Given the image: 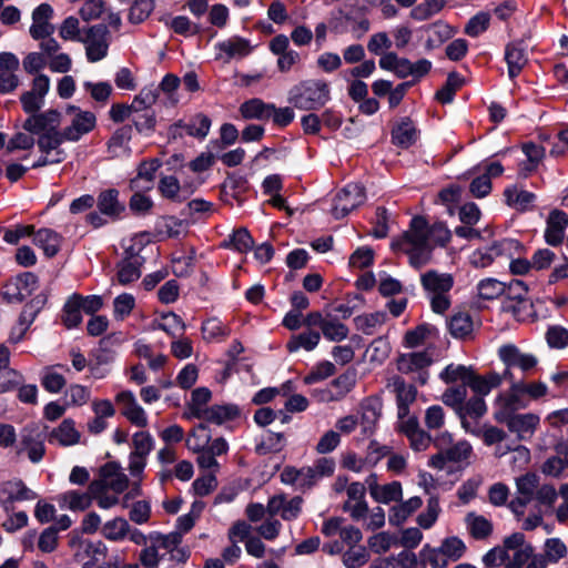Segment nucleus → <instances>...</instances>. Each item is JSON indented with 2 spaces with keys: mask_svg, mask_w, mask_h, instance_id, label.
Masks as SVG:
<instances>
[{
  "mask_svg": "<svg viewBox=\"0 0 568 568\" xmlns=\"http://www.w3.org/2000/svg\"><path fill=\"white\" fill-rule=\"evenodd\" d=\"M38 288V277L24 272L10 278L2 288V296L8 303H21Z\"/></svg>",
  "mask_w": 568,
  "mask_h": 568,
  "instance_id": "1a4fd4ad",
  "label": "nucleus"
},
{
  "mask_svg": "<svg viewBox=\"0 0 568 568\" xmlns=\"http://www.w3.org/2000/svg\"><path fill=\"white\" fill-rule=\"evenodd\" d=\"M358 418L364 437L373 434L376 423L382 415V403L377 397H367L359 405Z\"/></svg>",
  "mask_w": 568,
  "mask_h": 568,
  "instance_id": "393cba45",
  "label": "nucleus"
},
{
  "mask_svg": "<svg viewBox=\"0 0 568 568\" xmlns=\"http://www.w3.org/2000/svg\"><path fill=\"white\" fill-rule=\"evenodd\" d=\"M178 125L183 128L187 135L204 139L210 132L211 120L209 116L199 113L194 115L189 122H180Z\"/></svg>",
  "mask_w": 568,
  "mask_h": 568,
  "instance_id": "5fc2aeb1",
  "label": "nucleus"
},
{
  "mask_svg": "<svg viewBox=\"0 0 568 568\" xmlns=\"http://www.w3.org/2000/svg\"><path fill=\"white\" fill-rule=\"evenodd\" d=\"M394 392L396 393L397 416L405 418L409 414L410 405L416 400L417 389L413 384H407L402 377H394Z\"/></svg>",
  "mask_w": 568,
  "mask_h": 568,
  "instance_id": "c85d7f7f",
  "label": "nucleus"
},
{
  "mask_svg": "<svg viewBox=\"0 0 568 568\" xmlns=\"http://www.w3.org/2000/svg\"><path fill=\"white\" fill-rule=\"evenodd\" d=\"M65 113L71 116L70 124L63 129L67 141H79L97 125V116L91 111L70 104L67 106Z\"/></svg>",
  "mask_w": 568,
  "mask_h": 568,
  "instance_id": "6e6552de",
  "label": "nucleus"
},
{
  "mask_svg": "<svg viewBox=\"0 0 568 568\" xmlns=\"http://www.w3.org/2000/svg\"><path fill=\"white\" fill-rule=\"evenodd\" d=\"M320 341V332L307 329L300 334L293 335L287 342L286 348L290 353H295L301 348L311 352L318 345Z\"/></svg>",
  "mask_w": 568,
  "mask_h": 568,
  "instance_id": "58836bf2",
  "label": "nucleus"
},
{
  "mask_svg": "<svg viewBox=\"0 0 568 568\" xmlns=\"http://www.w3.org/2000/svg\"><path fill=\"white\" fill-rule=\"evenodd\" d=\"M79 301L80 294H73L63 306L61 320L69 329L77 327L82 322V307Z\"/></svg>",
  "mask_w": 568,
  "mask_h": 568,
  "instance_id": "37998d69",
  "label": "nucleus"
},
{
  "mask_svg": "<svg viewBox=\"0 0 568 568\" xmlns=\"http://www.w3.org/2000/svg\"><path fill=\"white\" fill-rule=\"evenodd\" d=\"M151 242V234L149 232H140L131 236L130 239L123 240L122 247L124 250L125 258L130 260H143L140 255L143 248Z\"/></svg>",
  "mask_w": 568,
  "mask_h": 568,
  "instance_id": "79ce46f5",
  "label": "nucleus"
},
{
  "mask_svg": "<svg viewBox=\"0 0 568 568\" xmlns=\"http://www.w3.org/2000/svg\"><path fill=\"white\" fill-rule=\"evenodd\" d=\"M84 44L85 55L89 62H98L108 55L110 47V32L105 24L98 23L83 30L80 41Z\"/></svg>",
  "mask_w": 568,
  "mask_h": 568,
  "instance_id": "0eeeda50",
  "label": "nucleus"
},
{
  "mask_svg": "<svg viewBox=\"0 0 568 568\" xmlns=\"http://www.w3.org/2000/svg\"><path fill=\"white\" fill-rule=\"evenodd\" d=\"M154 327L165 332L172 337L183 335L185 331V323L183 320L173 312L162 313L154 321Z\"/></svg>",
  "mask_w": 568,
  "mask_h": 568,
  "instance_id": "4c0bfd02",
  "label": "nucleus"
},
{
  "mask_svg": "<svg viewBox=\"0 0 568 568\" xmlns=\"http://www.w3.org/2000/svg\"><path fill=\"white\" fill-rule=\"evenodd\" d=\"M448 327L454 337L465 338L473 333L474 322L467 312H457L450 317Z\"/></svg>",
  "mask_w": 568,
  "mask_h": 568,
  "instance_id": "a18cd8bd",
  "label": "nucleus"
},
{
  "mask_svg": "<svg viewBox=\"0 0 568 568\" xmlns=\"http://www.w3.org/2000/svg\"><path fill=\"white\" fill-rule=\"evenodd\" d=\"M504 195L506 203L518 211L528 210L536 199L534 193L518 189L517 186L507 187Z\"/></svg>",
  "mask_w": 568,
  "mask_h": 568,
  "instance_id": "ea45409f",
  "label": "nucleus"
},
{
  "mask_svg": "<svg viewBox=\"0 0 568 568\" xmlns=\"http://www.w3.org/2000/svg\"><path fill=\"white\" fill-rule=\"evenodd\" d=\"M53 18V8L49 3H41L32 12V24L30 36L34 40L44 39L54 33V26L51 23Z\"/></svg>",
  "mask_w": 568,
  "mask_h": 568,
  "instance_id": "412c9836",
  "label": "nucleus"
},
{
  "mask_svg": "<svg viewBox=\"0 0 568 568\" xmlns=\"http://www.w3.org/2000/svg\"><path fill=\"white\" fill-rule=\"evenodd\" d=\"M466 524L470 535L475 539H484L493 531L491 523L481 515L470 513L466 516Z\"/></svg>",
  "mask_w": 568,
  "mask_h": 568,
  "instance_id": "6e6d98bb",
  "label": "nucleus"
},
{
  "mask_svg": "<svg viewBox=\"0 0 568 568\" xmlns=\"http://www.w3.org/2000/svg\"><path fill=\"white\" fill-rule=\"evenodd\" d=\"M420 282L430 301L433 312L444 314L452 304L449 292L454 286V277L447 273L428 271L422 274Z\"/></svg>",
  "mask_w": 568,
  "mask_h": 568,
  "instance_id": "20e7f679",
  "label": "nucleus"
},
{
  "mask_svg": "<svg viewBox=\"0 0 568 568\" xmlns=\"http://www.w3.org/2000/svg\"><path fill=\"white\" fill-rule=\"evenodd\" d=\"M364 187L358 183H348L335 199L332 213L336 219L345 217L351 211L365 202Z\"/></svg>",
  "mask_w": 568,
  "mask_h": 568,
  "instance_id": "9b49d317",
  "label": "nucleus"
},
{
  "mask_svg": "<svg viewBox=\"0 0 568 568\" xmlns=\"http://www.w3.org/2000/svg\"><path fill=\"white\" fill-rule=\"evenodd\" d=\"M270 111H272V104L257 98L245 101L240 106V112L244 119L268 120Z\"/></svg>",
  "mask_w": 568,
  "mask_h": 568,
  "instance_id": "c03bdc74",
  "label": "nucleus"
},
{
  "mask_svg": "<svg viewBox=\"0 0 568 568\" xmlns=\"http://www.w3.org/2000/svg\"><path fill=\"white\" fill-rule=\"evenodd\" d=\"M159 192L165 199L181 202L184 196L181 195V185L179 180L173 175H164L159 181Z\"/></svg>",
  "mask_w": 568,
  "mask_h": 568,
  "instance_id": "bf43d9fd",
  "label": "nucleus"
},
{
  "mask_svg": "<svg viewBox=\"0 0 568 568\" xmlns=\"http://www.w3.org/2000/svg\"><path fill=\"white\" fill-rule=\"evenodd\" d=\"M201 331L206 342H220L230 334L229 327L216 317L204 321Z\"/></svg>",
  "mask_w": 568,
  "mask_h": 568,
  "instance_id": "3c124183",
  "label": "nucleus"
},
{
  "mask_svg": "<svg viewBox=\"0 0 568 568\" xmlns=\"http://www.w3.org/2000/svg\"><path fill=\"white\" fill-rule=\"evenodd\" d=\"M331 100L329 83L323 79L303 80L288 92V102L296 109L316 111Z\"/></svg>",
  "mask_w": 568,
  "mask_h": 568,
  "instance_id": "7ed1b4c3",
  "label": "nucleus"
},
{
  "mask_svg": "<svg viewBox=\"0 0 568 568\" xmlns=\"http://www.w3.org/2000/svg\"><path fill=\"white\" fill-rule=\"evenodd\" d=\"M37 495L22 480H9L0 486V505L6 511L13 508L16 501L33 500Z\"/></svg>",
  "mask_w": 568,
  "mask_h": 568,
  "instance_id": "6ab92c4d",
  "label": "nucleus"
},
{
  "mask_svg": "<svg viewBox=\"0 0 568 568\" xmlns=\"http://www.w3.org/2000/svg\"><path fill=\"white\" fill-rule=\"evenodd\" d=\"M471 372V367H467L465 365L449 364L439 374V377L446 384L460 382V385L467 386L468 378L470 377Z\"/></svg>",
  "mask_w": 568,
  "mask_h": 568,
  "instance_id": "13d9d810",
  "label": "nucleus"
},
{
  "mask_svg": "<svg viewBox=\"0 0 568 568\" xmlns=\"http://www.w3.org/2000/svg\"><path fill=\"white\" fill-rule=\"evenodd\" d=\"M143 260L123 258L118 265V281L122 285L130 284L141 276Z\"/></svg>",
  "mask_w": 568,
  "mask_h": 568,
  "instance_id": "de8ad7c7",
  "label": "nucleus"
},
{
  "mask_svg": "<svg viewBox=\"0 0 568 568\" xmlns=\"http://www.w3.org/2000/svg\"><path fill=\"white\" fill-rule=\"evenodd\" d=\"M510 248V241L503 240L491 243L488 246L475 250L469 255V263L476 268L490 266L495 260Z\"/></svg>",
  "mask_w": 568,
  "mask_h": 568,
  "instance_id": "5701e85b",
  "label": "nucleus"
},
{
  "mask_svg": "<svg viewBox=\"0 0 568 568\" xmlns=\"http://www.w3.org/2000/svg\"><path fill=\"white\" fill-rule=\"evenodd\" d=\"M568 226V214L561 210L554 209L546 220L544 232L545 242L550 246H559L565 239Z\"/></svg>",
  "mask_w": 568,
  "mask_h": 568,
  "instance_id": "aec40b11",
  "label": "nucleus"
},
{
  "mask_svg": "<svg viewBox=\"0 0 568 568\" xmlns=\"http://www.w3.org/2000/svg\"><path fill=\"white\" fill-rule=\"evenodd\" d=\"M281 480L282 483L292 485L302 491L310 490L320 483V479L312 466H305L302 468L286 466L281 473Z\"/></svg>",
  "mask_w": 568,
  "mask_h": 568,
  "instance_id": "a211bd4d",
  "label": "nucleus"
},
{
  "mask_svg": "<svg viewBox=\"0 0 568 568\" xmlns=\"http://www.w3.org/2000/svg\"><path fill=\"white\" fill-rule=\"evenodd\" d=\"M505 61L508 67V75L515 79L527 64L528 57L521 42H511L506 45Z\"/></svg>",
  "mask_w": 568,
  "mask_h": 568,
  "instance_id": "473e14b6",
  "label": "nucleus"
},
{
  "mask_svg": "<svg viewBox=\"0 0 568 568\" xmlns=\"http://www.w3.org/2000/svg\"><path fill=\"white\" fill-rule=\"evenodd\" d=\"M211 396L212 393L206 387H199L192 392L189 409L193 417L199 419L202 418V416L210 408V406H207V403L210 402Z\"/></svg>",
  "mask_w": 568,
  "mask_h": 568,
  "instance_id": "603ef678",
  "label": "nucleus"
},
{
  "mask_svg": "<svg viewBox=\"0 0 568 568\" xmlns=\"http://www.w3.org/2000/svg\"><path fill=\"white\" fill-rule=\"evenodd\" d=\"M386 317H387V315L384 312H376V313L358 316L356 318V326L364 334L372 335L375 333V329L378 326H382L385 323Z\"/></svg>",
  "mask_w": 568,
  "mask_h": 568,
  "instance_id": "69168bd1",
  "label": "nucleus"
},
{
  "mask_svg": "<svg viewBox=\"0 0 568 568\" xmlns=\"http://www.w3.org/2000/svg\"><path fill=\"white\" fill-rule=\"evenodd\" d=\"M81 433L77 429L71 418L63 419L59 426L48 434V442L62 447L74 446L80 443Z\"/></svg>",
  "mask_w": 568,
  "mask_h": 568,
  "instance_id": "bb28decb",
  "label": "nucleus"
},
{
  "mask_svg": "<svg viewBox=\"0 0 568 568\" xmlns=\"http://www.w3.org/2000/svg\"><path fill=\"white\" fill-rule=\"evenodd\" d=\"M505 283L496 278H484L477 284L478 296L484 300H494L505 292Z\"/></svg>",
  "mask_w": 568,
  "mask_h": 568,
  "instance_id": "680f3d73",
  "label": "nucleus"
},
{
  "mask_svg": "<svg viewBox=\"0 0 568 568\" xmlns=\"http://www.w3.org/2000/svg\"><path fill=\"white\" fill-rule=\"evenodd\" d=\"M373 479L368 481L369 494L374 500L382 504H389L397 501L403 496L402 484L399 481H392L385 485H378L375 481V476H371Z\"/></svg>",
  "mask_w": 568,
  "mask_h": 568,
  "instance_id": "2f4dec72",
  "label": "nucleus"
},
{
  "mask_svg": "<svg viewBox=\"0 0 568 568\" xmlns=\"http://www.w3.org/2000/svg\"><path fill=\"white\" fill-rule=\"evenodd\" d=\"M63 141H67L64 138V131L51 130L47 133L39 134L38 139V148L40 152H49V151H58L62 150L60 145Z\"/></svg>",
  "mask_w": 568,
  "mask_h": 568,
  "instance_id": "052dcab7",
  "label": "nucleus"
},
{
  "mask_svg": "<svg viewBox=\"0 0 568 568\" xmlns=\"http://www.w3.org/2000/svg\"><path fill=\"white\" fill-rule=\"evenodd\" d=\"M487 412V406L483 397H471L459 407V416L462 426L467 433L479 436L480 427L476 425V420L483 417Z\"/></svg>",
  "mask_w": 568,
  "mask_h": 568,
  "instance_id": "f3484780",
  "label": "nucleus"
},
{
  "mask_svg": "<svg viewBox=\"0 0 568 568\" xmlns=\"http://www.w3.org/2000/svg\"><path fill=\"white\" fill-rule=\"evenodd\" d=\"M433 444L437 449L445 450V455L449 463H468L473 454V447L467 440L454 443L453 435L446 430L436 435Z\"/></svg>",
  "mask_w": 568,
  "mask_h": 568,
  "instance_id": "f8f14e48",
  "label": "nucleus"
},
{
  "mask_svg": "<svg viewBox=\"0 0 568 568\" xmlns=\"http://www.w3.org/2000/svg\"><path fill=\"white\" fill-rule=\"evenodd\" d=\"M322 333L331 342H341L348 336V327L337 320L327 318L323 324Z\"/></svg>",
  "mask_w": 568,
  "mask_h": 568,
  "instance_id": "338daca9",
  "label": "nucleus"
},
{
  "mask_svg": "<svg viewBox=\"0 0 568 568\" xmlns=\"http://www.w3.org/2000/svg\"><path fill=\"white\" fill-rule=\"evenodd\" d=\"M62 237L51 229H40L34 233L33 242L48 257L54 256L61 246Z\"/></svg>",
  "mask_w": 568,
  "mask_h": 568,
  "instance_id": "f704fd0d",
  "label": "nucleus"
},
{
  "mask_svg": "<svg viewBox=\"0 0 568 568\" xmlns=\"http://www.w3.org/2000/svg\"><path fill=\"white\" fill-rule=\"evenodd\" d=\"M523 390L517 388V383H513L510 389L500 394L496 399V409L494 417L497 422L505 420L507 417L526 407L523 399Z\"/></svg>",
  "mask_w": 568,
  "mask_h": 568,
  "instance_id": "dca6fc26",
  "label": "nucleus"
},
{
  "mask_svg": "<svg viewBox=\"0 0 568 568\" xmlns=\"http://www.w3.org/2000/svg\"><path fill=\"white\" fill-rule=\"evenodd\" d=\"M240 413V408L235 404L212 405L201 419L215 425H223L235 420Z\"/></svg>",
  "mask_w": 568,
  "mask_h": 568,
  "instance_id": "72a5a7b5",
  "label": "nucleus"
},
{
  "mask_svg": "<svg viewBox=\"0 0 568 568\" xmlns=\"http://www.w3.org/2000/svg\"><path fill=\"white\" fill-rule=\"evenodd\" d=\"M539 420V416L527 413L515 414L507 417L505 420H499L498 423L506 424L511 433H516L518 435L519 439H528L534 435Z\"/></svg>",
  "mask_w": 568,
  "mask_h": 568,
  "instance_id": "cd10ccee",
  "label": "nucleus"
},
{
  "mask_svg": "<svg viewBox=\"0 0 568 568\" xmlns=\"http://www.w3.org/2000/svg\"><path fill=\"white\" fill-rule=\"evenodd\" d=\"M450 239V231L444 223L429 225L423 216H414L409 227L392 241V248L408 256L412 266H424L436 246H444Z\"/></svg>",
  "mask_w": 568,
  "mask_h": 568,
  "instance_id": "f257e3e1",
  "label": "nucleus"
},
{
  "mask_svg": "<svg viewBox=\"0 0 568 568\" xmlns=\"http://www.w3.org/2000/svg\"><path fill=\"white\" fill-rule=\"evenodd\" d=\"M503 377L497 373H489L486 376H479L474 373L468 378L467 387L476 394V397H484L489 394L493 388L500 385Z\"/></svg>",
  "mask_w": 568,
  "mask_h": 568,
  "instance_id": "c9c22d12",
  "label": "nucleus"
},
{
  "mask_svg": "<svg viewBox=\"0 0 568 568\" xmlns=\"http://www.w3.org/2000/svg\"><path fill=\"white\" fill-rule=\"evenodd\" d=\"M253 244L254 241L250 232L246 229L241 227L233 231L229 240L223 242L222 246L235 250L240 253H245L252 248Z\"/></svg>",
  "mask_w": 568,
  "mask_h": 568,
  "instance_id": "4d7b16f0",
  "label": "nucleus"
},
{
  "mask_svg": "<svg viewBox=\"0 0 568 568\" xmlns=\"http://www.w3.org/2000/svg\"><path fill=\"white\" fill-rule=\"evenodd\" d=\"M439 548L446 559L453 561L462 558L466 551L465 542L455 536L445 538Z\"/></svg>",
  "mask_w": 568,
  "mask_h": 568,
  "instance_id": "e2e57ef3",
  "label": "nucleus"
},
{
  "mask_svg": "<svg viewBox=\"0 0 568 568\" xmlns=\"http://www.w3.org/2000/svg\"><path fill=\"white\" fill-rule=\"evenodd\" d=\"M101 484L93 481L87 491L71 489L57 496L60 508L71 511H83L92 504V498L99 491Z\"/></svg>",
  "mask_w": 568,
  "mask_h": 568,
  "instance_id": "4468645a",
  "label": "nucleus"
},
{
  "mask_svg": "<svg viewBox=\"0 0 568 568\" xmlns=\"http://www.w3.org/2000/svg\"><path fill=\"white\" fill-rule=\"evenodd\" d=\"M45 427L30 423L20 430L17 454H27L29 460L37 464L45 454Z\"/></svg>",
  "mask_w": 568,
  "mask_h": 568,
  "instance_id": "39448f33",
  "label": "nucleus"
},
{
  "mask_svg": "<svg viewBox=\"0 0 568 568\" xmlns=\"http://www.w3.org/2000/svg\"><path fill=\"white\" fill-rule=\"evenodd\" d=\"M104 481L116 494L123 493L129 485L128 476L113 466H108L104 469Z\"/></svg>",
  "mask_w": 568,
  "mask_h": 568,
  "instance_id": "0e129e2a",
  "label": "nucleus"
},
{
  "mask_svg": "<svg viewBox=\"0 0 568 568\" xmlns=\"http://www.w3.org/2000/svg\"><path fill=\"white\" fill-rule=\"evenodd\" d=\"M423 505V500L418 496H414L405 501L394 505L388 515L392 525H402L413 513Z\"/></svg>",
  "mask_w": 568,
  "mask_h": 568,
  "instance_id": "e433bc0d",
  "label": "nucleus"
},
{
  "mask_svg": "<svg viewBox=\"0 0 568 568\" xmlns=\"http://www.w3.org/2000/svg\"><path fill=\"white\" fill-rule=\"evenodd\" d=\"M229 452V444L223 437L212 440L210 446L196 452V463L200 468L216 473L220 469V463L216 457L225 455Z\"/></svg>",
  "mask_w": 568,
  "mask_h": 568,
  "instance_id": "b1692460",
  "label": "nucleus"
},
{
  "mask_svg": "<svg viewBox=\"0 0 568 568\" xmlns=\"http://www.w3.org/2000/svg\"><path fill=\"white\" fill-rule=\"evenodd\" d=\"M59 369L69 371L63 364L49 365L41 371L40 383L48 393L59 394L67 385V379Z\"/></svg>",
  "mask_w": 568,
  "mask_h": 568,
  "instance_id": "7c9ffc66",
  "label": "nucleus"
},
{
  "mask_svg": "<svg viewBox=\"0 0 568 568\" xmlns=\"http://www.w3.org/2000/svg\"><path fill=\"white\" fill-rule=\"evenodd\" d=\"M499 358L506 365L505 378L513 379L511 368L528 373L536 367L538 359L532 354L523 353L513 344L503 345L498 351Z\"/></svg>",
  "mask_w": 568,
  "mask_h": 568,
  "instance_id": "9d476101",
  "label": "nucleus"
},
{
  "mask_svg": "<svg viewBox=\"0 0 568 568\" xmlns=\"http://www.w3.org/2000/svg\"><path fill=\"white\" fill-rule=\"evenodd\" d=\"M516 496L508 504L509 509L517 516L525 514L527 505L535 503L536 508H552L558 493L552 484L544 483L536 473H526L516 477Z\"/></svg>",
  "mask_w": 568,
  "mask_h": 568,
  "instance_id": "f03ea898",
  "label": "nucleus"
},
{
  "mask_svg": "<svg viewBox=\"0 0 568 568\" xmlns=\"http://www.w3.org/2000/svg\"><path fill=\"white\" fill-rule=\"evenodd\" d=\"M60 113L55 110H48L42 113H32L24 122L23 129L32 134H42L51 130H58Z\"/></svg>",
  "mask_w": 568,
  "mask_h": 568,
  "instance_id": "a878e982",
  "label": "nucleus"
},
{
  "mask_svg": "<svg viewBox=\"0 0 568 568\" xmlns=\"http://www.w3.org/2000/svg\"><path fill=\"white\" fill-rule=\"evenodd\" d=\"M211 437L209 427L205 424H200L187 435L185 444L187 449L196 453L210 446L212 443Z\"/></svg>",
  "mask_w": 568,
  "mask_h": 568,
  "instance_id": "864d4df0",
  "label": "nucleus"
},
{
  "mask_svg": "<svg viewBox=\"0 0 568 568\" xmlns=\"http://www.w3.org/2000/svg\"><path fill=\"white\" fill-rule=\"evenodd\" d=\"M253 49L251 41L240 36H232L214 44L215 59L224 62L243 59L250 55Z\"/></svg>",
  "mask_w": 568,
  "mask_h": 568,
  "instance_id": "ddd939ff",
  "label": "nucleus"
},
{
  "mask_svg": "<svg viewBox=\"0 0 568 568\" xmlns=\"http://www.w3.org/2000/svg\"><path fill=\"white\" fill-rule=\"evenodd\" d=\"M440 513L442 508L438 496L430 495L425 510L417 516L416 521L420 528L430 529L436 524Z\"/></svg>",
  "mask_w": 568,
  "mask_h": 568,
  "instance_id": "09e8293b",
  "label": "nucleus"
},
{
  "mask_svg": "<svg viewBox=\"0 0 568 568\" xmlns=\"http://www.w3.org/2000/svg\"><path fill=\"white\" fill-rule=\"evenodd\" d=\"M433 359L427 352H412L402 354L397 358V369L403 374L419 372L420 383H426L427 374L425 368L432 364Z\"/></svg>",
  "mask_w": 568,
  "mask_h": 568,
  "instance_id": "4be33fe9",
  "label": "nucleus"
},
{
  "mask_svg": "<svg viewBox=\"0 0 568 568\" xmlns=\"http://www.w3.org/2000/svg\"><path fill=\"white\" fill-rule=\"evenodd\" d=\"M165 24L170 27L176 34L191 37L200 32V27L193 23L185 16H176L172 18L170 21H166Z\"/></svg>",
  "mask_w": 568,
  "mask_h": 568,
  "instance_id": "774afa93",
  "label": "nucleus"
},
{
  "mask_svg": "<svg viewBox=\"0 0 568 568\" xmlns=\"http://www.w3.org/2000/svg\"><path fill=\"white\" fill-rule=\"evenodd\" d=\"M130 531V525L126 519L115 517L108 520L101 528L102 536L110 541L123 540Z\"/></svg>",
  "mask_w": 568,
  "mask_h": 568,
  "instance_id": "49530a36",
  "label": "nucleus"
},
{
  "mask_svg": "<svg viewBox=\"0 0 568 568\" xmlns=\"http://www.w3.org/2000/svg\"><path fill=\"white\" fill-rule=\"evenodd\" d=\"M417 130L409 120L402 121L392 131L393 143L403 149L413 145L417 140Z\"/></svg>",
  "mask_w": 568,
  "mask_h": 568,
  "instance_id": "a19ab883",
  "label": "nucleus"
},
{
  "mask_svg": "<svg viewBox=\"0 0 568 568\" xmlns=\"http://www.w3.org/2000/svg\"><path fill=\"white\" fill-rule=\"evenodd\" d=\"M50 89V79L45 74H39L33 79L32 89L24 92L21 98L23 111L27 113L38 112L44 104V98Z\"/></svg>",
  "mask_w": 568,
  "mask_h": 568,
  "instance_id": "2eb2a0df",
  "label": "nucleus"
},
{
  "mask_svg": "<svg viewBox=\"0 0 568 568\" xmlns=\"http://www.w3.org/2000/svg\"><path fill=\"white\" fill-rule=\"evenodd\" d=\"M446 4V0H425L414 6L409 17L415 21H425L439 13Z\"/></svg>",
  "mask_w": 568,
  "mask_h": 568,
  "instance_id": "8fccbe9b",
  "label": "nucleus"
},
{
  "mask_svg": "<svg viewBox=\"0 0 568 568\" xmlns=\"http://www.w3.org/2000/svg\"><path fill=\"white\" fill-rule=\"evenodd\" d=\"M155 446L153 436L146 430L133 434L129 455L128 470L133 478L142 479L148 458Z\"/></svg>",
  "mask_w": 568,
  "mask_h": 568,
  "instance_id": "423d86ee",
  "label": "nucleus"
},
{
  "mask_svg": "<svg viewBox=\"0 0 568 568\" xmlns=\"http://www.w3.org/2000/svg\"><path fill=\"white\" fill-rule=\"evenodd\" d=\"M97 205L101 214L118 220L125 211V205L119 200V191L108 189L98 195Z\"/></svg>",
  "mask_w": 568,
  "mask_h": 568,
  "instance_id": "c756f323",
  "label": "nucleus"
}]
</instances>
